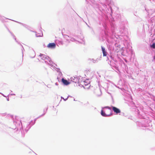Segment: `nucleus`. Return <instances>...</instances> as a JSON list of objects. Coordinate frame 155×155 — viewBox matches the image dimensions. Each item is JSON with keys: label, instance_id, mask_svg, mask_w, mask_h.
<instances>
[{"label": "nucleus", "instance_id": "f257e3e1", "mask_svg": "<svg viewBox=\"0 0 155 155\" xmlns=\"http://www.w3.org/2000/svg\"><path fill=\"white\" fill-rule=\"evenodd\" d=\"M104 108H108L107 111H108V113H106L105 111L104 112L103 110H101V114L103 116L108 117L112 115V110L110 107H105Z\"/></svg>", "mask_w": 155, "mask_h": 155}, {"label": "nucleus", "instance_id": "f03ea898", "mask_svg": "<svg viewBox=\"0 0 155 155\" xmlns=\"http://www.w3.org/2000/svg\"><path fill=\"white\" fill-rule=\"evenodd\" d=\"M90 81L89 80H86L84 81L83 82V84L84 87L85 88H88L90 87Z\"/></svg>", "mask_w": 155, "mask_h": 155}, {"label": "nucleus", "instance_id": "7ed1b4c3", "mask_svg": "<svg viewBox=\"0 0 155 155\" xmlns=\"http://www.w3.org/2000/svg\"><path fill=\"white\" fill-rule=\"evenodd\" d=\"M49 48H54L56 47V45L54 43H49L47 46Z\"/></svg>", "mask_w": 155, "mask_h": 155}, {"label": "nucleus", "instance_id": "20e7f679", "mask_svg": "<svg viewBox=\"0 0 155 155\" xmlns=\"http://www.w3.org/2000/svg\"><path fill=\"white\" fill-rule=\"evenodd\" d=\"M61 81L64 85H67L70 84V83L68 82L66 80L64 79V78L61 79Z\"/></svg>", "mask_w": 155, "mask_h": 155}, {"label": "nucleus", "instance_id": "39448f33", "mask_svg": "<svg viewBox=\"0 0 155 155\" xmlns=\"http://www.w3.org/2000/svg\"><path fill=\"white\" fill-rule=\"evenodd\" d=\"M113 110L116 113H119L120 112V110L118 108L114 107H112Z\"/></svg>", "mask_w": 155, "mask_h": 155}, {"label": "nucleus", "instance_id": "423d86ee", "mask_svg": "<svg viewBox=\"0 0 155 155\" xmlns=\"http://www.w3.org/2000/svg\"><path fill=\"white\" fill-rule=\"evenodd\" d=\"M95 93L96 95L98 97L100 96L101 94V92L100 90L96 91L95 92Z\"/></svg>", "mask_w": 155, "mask_h": 155}, {"label": "nucleus", "instance_id": "0eeeda50", "mask_svg": "<svg viewBox=\"0 0 155 155\" xmlns=\"http://www.w3.org/2000/svg\"><path fill=\"white\" fill-rule=\"evenodd\" d=\"M101 49L103 53V56H106L107 55V52L105 51V48L103 47H102Z\"/></svg>", "mask_w": 155, "mask_h": 155}, {"label": "nucleus", "instance_id": "6e6552de", "mask_svg": "<svg viewBox=\"0 0 155 155\" xmlns=\"http://www.w3.org/2000/svg\"><path fill=\"white\" fill-rule=\"evenodd\" d=\"M40 56L41 57V59L43 60L47 59L48 58V56H46L43 54H41Z\"/></svg>", "mask_w": 155, "mask_h": 155}, {"label": "nucleus", "instance_id": "1a4fd4ad", "mask_svg": "<svg viewBox=\"0 0 155 155\" xmlns=\"http://www.w3.org/2000/svg\"><path fill=\"white\" fill-rule=\"evenodd\" d=\"M151 47L153 48H155V43H153L151 46Z\"/></svg>", "mask_w": 155, "mask_h": 155}, {"label": "nucleus", "instance_id": "9d476101", "mask_svg": "<svg viewBox=\"0 0 155 155\" xmlns=\"http://www.w3.org/2000/svg\"><path fill=\"white\" fill-rule=\"evenodd\" d=\"M107 110H106L105 111V112H106V113H108V111H107Z\"/></svg>", "mask_w": 155, "mask_h": 155}]
</instances>
